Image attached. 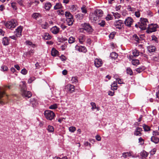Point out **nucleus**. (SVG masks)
<instances>
[{"label": "nucleus", "mask_w": 159, "mask_h": 159, "mask_svg": "<svg viewBox=\"0 0 159 159\" xmlns=\"http://www.w3.org/2000/svg\"><path fill=\"white\" fill-rule=\"evenodd\" d=\"M82 28H80V32L83 31L84 30L86 31L89 34H91L93 32L94 30L90 24L87 23H84L81 25Z\"/></svg>", "instance_id": "nucleus-1"}, {"label": "nucleus", "mask_w": 159, "mask_h": 159, "mask_svg": "<svg viewBox=\"0 0 159 159\" xmlns=\"http://www.w3.org/2000/svg\"><path fill=\"white\" fill-rule=\"evenodd\" d=\"M44 115L46 118L49 120H52L55 116L54 113L52 111L50 110H46L44 113Z\"/></svg>", "instance_id": "nucleus-2"}, {"label": "nucleus", "mask_w": 159, "mask_h": 159, "mask_svg": "<svg viewBox=\"0 0 159 159\" xmlns=\"http://www.w3.org/2000/svg\"><path fill=\"white\" fill-rule=\"evenodd\" d=\"M5 25L7 28L12 30L16 27L17 24L16 22V20H11L7 22L5 24Z\"/></svg>", "instance_id": "nucleus-3"}, {"label": "nucleus", "mask_w": 159, "mask_h": 159, "mask_svg": "<svg viewBox=\"0 0 159 159\" xmlns=\"http://www.w3.org/2000/svg\"><path fill=\"white\" fill-rule=\"evenodd\" d=\"M158 25L157 24H152L149 25L148 27V29L146 32L148 34L151 33L156 31L157 28H158Z\"/></svg>", "instance_id": "nucleus-4"}, {"label": "nucleus", "mask_w": 159, "mask_h": 159, "mask_svg": "<svg viewBox=\"0 0 159 159\" xmlns=\"http://www.w3.org/2000/svg\"><path fill=\"white\" fill-rule=\"evenodd\" d=\"M82 14H80V19H82L88 16L87 7L85 5H83L81 8Z\"/></svg>", "instance_id": "nucleus-5"}, {"label": "nucleus", "mask_w": 159, "mask_h": 159, "mask_svg": "<svg viewBox=\"0 0 159 159\" xmlns=\"http://www.w3.org/2000/svg\"><path fill=\"white\" fill-rule=\"evenodd\" d=\"M114 25L116 28L119 30H122L124 28V23L121 20H116L114 22Z\"/></svg>", "instance_id": "nucleus-6"}, {"label": "nucleus", "mask_w": 159, "mask_h": 159, "mask_svg": "<svg viewBox=\"0 0 159 159\" xmlns=\"http://www.w3.org/2000/svg\"><path fill=\"white\" fill-rule=\"evenodd\" d=\"M134 22L133 19L130 17H127L124 21L125 25L128 27H130Z\"/></svg>", "instance_id": "nucleus-7"}, {"label": "nucleus", "mask_w": 159, "mask_h": 159, "mask_svg": "<svg viewBox=\"0 0 159 159\" xmlns=\"http://www.w3.org/2000/svg\"><path fill=\"white\" fill-rule=\"evenodd\" d=\"M65 89L67 92L71 93L74 91L75 86L73 85L68 84L66 86Z\"/></svg>", "instance_id": "nucleus-8"}, {"label": "nucleus", "mask_w": 159, "mask_h": 159, "mask_svg": "<svg viewBox=\"0 0 159 159\" xmlns=\"http://www.w3.org/2000/svg\"><path fill=\"white\" fill-rule=\"evenodd\" d=\"M94 64L96 67L98 68L102 66V64L101 59L96 58L94 61Z\"/></svg>", "instance_id": "nucleus-9"}, {"label": "nucleus", "mask_w": 159, "mask_h": 159, "mask_svg": "<svg viewBox=\"0 0 159 159\" xmlns=\"http://www.w3.org/2000/svg\"><path fill=\"white\" fill-rule=\"evenodd\" d=\"M22 30V27L20 26H19L16 29V31L14 32V33L16 34V36L20 37L21 35Z\"/></svg>", "instance_id": "nucleus-10"}, {"label": "nucleus", "mask_w": 159, "mask_h": 159, "mask_svg": "<svg viewBox=\"0 0 159 159\" xmlns=\"http://www.w3.org/2000/svg\"><path fill=\"white\" fill-rule=\"evenodd\" d=\"M22 95L24 97L28 98H30L32 96L31 93L30 91H27L22 92Z\"/></svg>", "instance_id": "nucleus-11"}, {"label": "nucleus", "mask_w": 159, "mask_h": 159, "mask_svg": "<svg viewBox=\"0 0 159 159\" xmlns=\"http://www.w3.org/2000/svg\"><path fill=\"white\" fill-rule=\"evenodd\" d=\"M54 34H57L59 31V28L56 26H53L50 30Z\"/></svg>", "instance_id": "nucleus-12"}, {"label": "nucleus", "mask_w": 159, "mask_h": 159, "mask_svg": "<svg viewBox=\"0 0 159 159\" xmlns=\"http://www.w3.org/2000/svg\"><path fill=\"white\" fill-rule=\"evenodd\" d=\"M148 50L149 52L152 53L154 52L156 50L155 47L153 45H150L148 47Z\"/></svg>", "instance_id": "nucleus-13"}, {"label": "nucleus", "mask_w": 159, "mask_h": 159, "mask_svg": "<svg viewBox=\"0 0 159 159\" xmlns=\"http://www.w3.org/2000/svg\"><path fill=\"white\" fill-rule=\"evenodd\" d=\"M139 28L142 30H145L147 28V24H143L140 22H138Z\"/></svg>", "instance_id": "nucleus-14"}, {"label": "nucleus", "mask_w": 159, "mask_h": 159, "mask_svg": "<svg viewBox=\"0 0 159 159\" xmlns=\"http://www.w3.org/2000/svg\"><path fill=\"white\" fill-rule=\"evenodd\" d=\"M151 140L155 144H157L159 142V139L156 136H153L151 138Z\"/></svg>", "instance_id": "nucleus-15"}, {"label": "nucleus", "mask_w": 159, "mask_h": 159, "mask_svg": "<svg viewBox=\"0 0 159 159\" xmlns=\"http://www.w3.org/2000/svg\"><path fill=\"white\" fill-rule=\"evenodd\" d=\"M95 14L96 16H97L98 17H101L103 14V12L101 10H97L96 11H95Z\"/></svg>", "instance_id": "nucleus-16"}, {"label": "nucleus", "mask_w": 159, "mask_h": 159, "mask_svg": "<svg viewBox=\"0 0 159 159\" xmlns=\"http://www.w3.org/2000/svg\"><path fill=\"white\" fill-rule=\"evenodd\" d=\"M2 43L4 45H7L9 44V40L8 38L4 37L3 38Z\"/></svg>", "instance_id": "nucleus-17"}, {"label": "nucleus", "mask_w": 159, "mask_h": 159, "mask_svg": "<svg viewBox=\"0 0 159 159\" xmlns=\"http://www.w3.org/2000/svg\"><path fill=\"white\" fill-rule=\"evenodd\" d=\"M30 103L32 105L33 107H35L38 105V102L34 98H31L30 99Z\"/></svg>", "instance_id": "nucleus-18"}, {"label": "nucleus", "mask_w": 159, "mask_h": 159, "mask_svg": "<svg viewBox=\"0 0 159 159\" xmlns=\"http://www.w3.org/2000/svg\"><path fill=\"white\" fill-rule=\"evenodd\" d=\"M66 21L67 24L68 25H71L73 24L74 21L73 18L66 19Z\"/></svg>", "instance_id": "nucleus-19"}, {"label": "nucleus", "mask_w": 159, "mask_h": 159, "mask_svg": "<svg viewBox=\"0 0 159 159\" xmlns=\"http://www.w3.org/2000/svg\"><path fill=\"white\" fill-rule=\"evenodd\" d=\"M5 94V92L4 91L0 92V105H3L5 104L1 98L3 97V95Z\"/></svg>", "instance_id": "nucleus-20"}, {"label": "nucleus", "mask_w": 159, "mask_h": 159, "mask_svg": "<svg viewBox=\"0 0 159 159\" xmlns=\"http://www.w3.org/2000/svg\"><path fill=\"white\" fill-rule=\"evenodd\" d=\"M145 69V67L144 66H142L137 68L135 70L138 73H140Z\"/></svg>", "instance_id": "nucleus-21"}, {"label": "nucleus", "mask_w": 159, "mask_h": 159, "mask_svg": "<svg viewBox=\"0 0 159 159\" xmlns=\"http://www.w3.org/2000/svg\"><path fill=\"white\" fill-rule=\"evenodd\" d=\"M118 56V54L116 52H113L110 54V57L114 59H116Z\"/></svg>", "instance_id": "nucleus-22"}, {"label": "nucleus", "mask_w": 159, "mask_h": 159, "mask_svg": "<svg viewBox=\"0 0 159 159\" xmlns=\"http://www.w3.org/2000/svg\"><path fill=\"white\" fill-rule=\"evenodd\" d=\"M22 83H23V84L21 88V93L23 91H26L27 89L25 82H22Z\"/></svg>", "instance_id": "nucleus-23"}, {"label": "nucleus", "mask_w": 159, "mask_h": 159, "mask_svg": "<svg viewBox=\"0 0 159 159\" xmlns=\"http://www.w3.org/2000/svg\"><path fill=\"white\" fill-rule=\"evenodd\" d=\"M58 53V52L55 48H53L52 49L51 51V54L52 56H56L57 55Z\"/></svg>", "instance_id": "nucleus-24"}, {"label": "nucleus", "mask_w": 159, "mask_h": 159, "mask_svg": "<svg viewBox=\"0 0 159 159\" xmlns=\"http://www.w3.org/2000/svg\"><path fill=\"white\" fill-rule=\"evenodd\" d=\"M43 38L46 40H48L51 38V36L48 33H46L43 35Z\"/></svg>", "instance_id": "nucleus-25"}, {"label": "nucleus", "mask_w": 159, "mask_h": 159, "mask_svg": "<svg viewBox=\"0 0 159 159\" xmlns=\"http://www.w3.org/2000/svg\"><path fill=\"white\" fill-rule=\"evenodd\" d=\"M148 153L144 150L143 151L140 153L141 156L144 158L147 157L148 156Z\"/></svg>", "instance_id": "nucleus-26"}, {"label": "nucleus", "mask_w": 159, "mask_h": 159, "mask_svg": "<svg viewBox=\"0 0 159 159\" xmlns=\"http://www.w3.org/2000/svg\"><path fill=\"white\" fill-rule=\"evenodd\" d=\"M32 16L36 20L38 18L41 17V15L39 13H35L33 14Z\"/></svg>", "instance_id": "nucleus-27"}, {"label": "nucleus", "mask_w": 159, "mask_h": 159, "mask_svg": "<svg viewBox=\"0 0 159 159\" xmlns=\"http://www.w3.org/2000/svg\"><path fill=\"white\" fill-rule=\"evenodd\" d=\"M52 5L50 3L47 2L45 5V8L46 10H49L51 7Z\"/></svg>", "instance_id": "nucleus-28"}, {"label": "nucleus", "mask_w": 159, "mask_h": 159, "mask_svg": "<svg viewBox=\"0 0 159 159\" xmlns=\"http://www.w3.org/2000/svg\"><path fill=\"white\" fill-rule=\"evenodd\" d=\"M65 16L66 18H70L73 17V15L71 14L70 12L66 11L65 13Z\"/></svg>", "instance_id": "nucleus-29"}, {"label": "nucleus", "mask_w": 159, "mask_h": 159, "mask_svg": "<svg viewBox=\"0 0 159 159\" xmlns=\"http://www.w3.org/2000/svg\"><path fill=\"white\" fill-rule=\"evenodd\" d=\"M140 22L143 24H147V23H148V19L146 18H141L140 19Z\"/></svg>", "instance_id": "nucleus-30"}, {"label": "nucleus", "mask_w": 159, "mask_h": 159, "mask_svg": "<svg viewBox=\"0 0 159 159\" xmlns=\"http://www.w3.org/2000/svg\"><path fill=\"white\" fill-rule=\"evenodd\" d=\"M62 5L60 3H57L54 7V9L57 10L60 9L61 8Z\"/></svg>", "instance_id": "nucleus-31"}, {"label": "nucleus", "mask_w": 159, "mask_h": 159, "mask_svg": "<svg viewBox=\"0 0 159 159\" xmlns=\"http://www.w3.org/2000/svg\"><path fill=\"white\" fill-rule=\"evenodd\" d=\"M132 64L134 65H137L139 63V61L138 59H133L131 61Z\"/></svg>", "instance_id": "nucleus-32"}, {"label": "nucleus", "mask_w": 159, "mask_h": 159, "mask_svg": "<svg viewBox=\"0 0 159 159\" xmlns=\"http://www.w3.org/2000/svg\"><path fill=\"white\" fill-rule=\"evenodd\" d=\"M47 129L48 130V132L50 133L53 132L54 131V129L53 127L52 126L50 125H49L48 126Z\"/></svg>", "instance_id": "nucleus-33"}, {"label": "nucleus", "mask_w": 159, "mask_h": 159, "mask_svg": "<svg viewBox=\"0 0 159 159\" xmlns=\"http://www.w3.org/2000/svg\"><path fill=\"white\" fill-rule=\"evenodd\" d=\"M143 127L144 129V131H149L150 129V127L145 124L143 125Z\"/></svg>", "instance_id": "nucleus-34"}, {"label": "nucleus", "mask_w": 159, "mask_h": 159, "mask_svg": "<svg viewBox=\"0 0 159 159\" xmlns=\"http://www.w3.org/2000/svg\"><path fill=\"white\" fill-rule=\"evenodd\" d=\"M134 39L136 41L137 43H140V39L137 34H135L133 35V36Z\"/></svg>", "instance_id": "nucleus-35"}, {"label": "nucleus", "mask_w": 159, "mask_h": 159, "mask_svg": "<svg viewBox=\"0 0 159 159\" xmlns=\"http://www.w3.org/2000/svg\"><path fill=\"white\" fill-rule=\"evenodd\" d=\"M98 24L100 26H101L102 27H104L105 25V22L104 20H99L98 21Z\"/></svg>", "instance_id": "nucleus-36"}, {"label": "nucleus", "mask_w": 159, "mask_h": 159, "mask_svg": "<svg viewBox=\"0 0 159 159\" xmlns=\"http://www.w3.org/2000/svg\"><path fill=\"white\" fill-rule=\"evenodd\" d=\"M127 74H129L130 75H133V72L132 69L130 67H128L126 69Z\"/></svg>", "instance_id": "nucleus-37"}, {"label": "nucleus", "mask_w": 159, "mask_h": 159, "mask_svg": "<svg viewBox=\"0 0 159 159\" xmlns=\"http://www.w3.org/2000/svg\"><path fill=\"white\" fill-rule=\"evenodd\" d=\"M75 38L72 36L70 37L68 40L69 43H72L75 42Z\"/></svg>", "instance_id": "nucleus-38"}, {"label": "nucleus", "mask_w": 159, "mask_h": 159, "mask_svg": "<svg viewBox=\"0 0 159 159\" xmlns=\"http://www.w3.org/2000/svg\"><path fill=\"white\" fill-rule=\"evenodd\" d=\"M112 13L113 14V16L115 17V19L119 18L120 17V15L118 12L114 13L112 12Z\"/></svg>", "instance_id": "nucleus-39"}, {"label": "nucleus", "mask_w": 159, "mask_h": 159, "mask_svg": "<svg viewBox=\"0 0 159 159\" xmlns=\"http://www.w3.org/2000/svg\"><path fill=\"white\" fill-rule=\"evenodd\" d=\"M58 107L57 104H54L53 105H50L49 108L51 109H55L57 108Z\"/></svg>", "instance_id": "nucleus-40"}, {"label": "nucleus", "mask_w": 159, "mask_h": 159, "mask_svg": "<svg viewBox=\"0 0 159 159\" xmlns=\"http://www.w3.org/2000/svg\"><path fill=\"white\" fill-rule=\"evenodd\" d=\"M85 53L87 51V50L86 47L84 46H80V52Z\"/></svg>", "instance_id": "nucleus-41"}, {"label": "nucleus", "mask_w": 159, "mask_h": 159, "mask_svg": "<svg viewBox=\"0 0 159 159\" xmlns=\"http://www.w3.org/2000/svg\"><path fill=\"white\" fill-rule=\"evenodd\" d=\"M139 52L138 50L134 49L133 52V54L134 56L137 57L139 55Z\"/></svg>", "instance_id": "nucleus-42"}, {"label": "nucleus", "mask_w": 159, "mask_h": 159, "mask_svg": "<svg viewBox=\"0 0 159 159\" xmlns=\"http://www.w3.org/2000/svg\"><path fill=\"white\" fill-rule=\"evenodd\" d=\"M48 23L47 22H45L44 23L42 24L41 26L43 29H46L48 26Z\"/></svg>", "instance_id": "nucleus-43"}, {"label": "nucleus", "mask_w": 159, "mask_h": 159, "mask_svg": "<svg viewBox=\"0 0 159 159\" xmlns=\"http://www.w3.org/2000/svg\"><path fill=\"white\" fill-rule=\"evenodd\" d=\"M34 52V50H31L28 52H26L25 54L26 56H28V57H29L31 55L32 53H33Z\"/></svg>", "instance_id": "nucleus-44"}, {"label": "nucleus", "mask_w": 159, "mask_h": 159, "mask_svg": "<svg viewBox=\"0 0 159 159\" xmlns=\"http://www.w3.org/2000/svg\"><path fill=\"white\" fill-rule=\"evenodd\" d=\"M81 39L82 41L80 40V43H82L84 41L85 39V36L83 34L80 35V40Z\"/></svg>", "instance_id": "nucleus-45"}, {"label": "nucleus", "mask_w": 159, "mask_h": 159, "mask_svg": "<svg viewBox=\"0 0 159 159\" xmlns=\"http://www.w3.org/2000/svg\"><path fill=\"white\" fill-rule=\"evenodd\" d=\"M106 19L107 20H112L113 19V17L111 15L108 14L106 16Z\"/></svg>", "instance_id": "nucleus-46"}, {"label": "nucleus", "mask_w": 159, "mask_h": 159, "mask_svg": "<svg viewBox=\"0 0 159 159\" xmlns=\"http://www.w3.org/2000/svg\"><path fill=\"white\" fill-rule=\"evenodd\" d=\"M122 156L124 158H126L128 156H130V153L128 152H124L123 153Z\"/></svg>", "instance_id": "nucleus-47"}, {"label": "nucleus", "mask_w": 159, "mask_h": 159, "mask_svg": "<svg viewBox=\"0 0 159 159\" xmlns=\"http://www.w3.org/2000/svg\"><path fill=\"white\" fill-rule=\"evenodd\" d=\"M134 135L136 136H141L142 135V133L138 130H137L136 129L134 132Z\"/></svg>", "instance_id": "nucleus-48"}, {"label": "nucleus", "mask_w": 159, "mask_h": 159, "mask_svg": "<svg viewBox=\"0 0 159 159\" xmlns=\"http://www.w3.org/2000/svg\"><path fill=\"white\" fill-rule=\"evenodd\" d=\"M90 104L92 106L91 109L92 110H93L94 109L96 108V104L94 102H91Z\"/></svg>", "instance_id": "nucleus-49"}, {"label": "nucleus", "mask_w": 159, "mask_h": 159, "mask_svg": "<svg viewBox=\"0 0 159 159\" xmlns=\"http://www.w3.org/2000/svg\"><path fill=\"white\" fill-rule=\"evenodd\" d=\"M35 78L34 77H31L28 80V82L29 83H31L33 81L35 80Z\"/></svg>", "instance_id": "nucleus-50"}, {"label": "nucleus", "mask_w": 159, "mask_h": 159, "mask_svg": "<svg viewBox=\"0 0 159 159\" xmlns=\"http://www.w3.org/2000/svg\"><path fill=\"white\" fill-rule=\"evenodd\" d=\"M71 81L73 83H76L78 82L77 77H72L71 79Z\"/></svg>", "instance_id": "nucleus-51"}, {"label": "nucleus", "mask_w": 159, "mask_h": 159, "mask_svg": "<svg viewBox=\"0 0 159 159\" xmlns=\"http://www.w3.org/2000/svg\"><path fill=\"white\" fill-rule=\"evenodd\" d=\"M11 7L12 8L16 10L17 9V7L16 6V3L15 2H12L11 3Z\"/></svg>", "instance_id": "nucleus-52"}, {"label": "nucleus", "mask_w": 159, "mask_h": 159, "mask_svg": "<svg viewBox=\"0 0 159 159\" xmlns=\"http://www.w3.org/2000/svg\"><path fill=\"white\" fill-rule=\"evenodd\" d=\"M21 73L22 74L25 75L27 73V70H26L24 68L21 70Z\"/></svg>", "instance_id": "nucleus-53"}, {"label": "nucleus", "mask_w": 159, "mask_h": 159, "mask_svg": "<svg viewBox=\"0 0 159 159\" xmlns=\"http://www.w3.org/2000/svg\"><path fill=\"white\" fill-rule=\"evenodd\" d=\"M69 131L71 132H73L75 130V127L71 126L69 128Z\"/></svg>", "instance_id": "nucleus-54"}, {"label": "nucleus", "mask_w": 159, "mask_h": 159, "mask_svg": "<svg viewBox=\"0 0 159 159\" xmlns=\"http://www.w3.org/2000/svg\"><path fill=\"white\" fill-rule=\"evenodd\" d=\"M156 150H157V149L156 148H153L152 150H151L150 151V154L151 155H153L155 154L156 151Z\"/></svg>", "instance_id": "nucleus-55"}, {"label": "nucleus", "mask_w": 159, "mask_h": 159, "mask_svg": "<svg viewBox=\"0 0 159 159\" xmlns=\"http://www.w3.org/2000/svg\"><path fill=\"white\" fill-rule=\"evenodd\" d=\"M156 35H152V40H154L155 42L157 41V38L156 37Z\"/></svg>", "instance_id": "nucleus-56"}, {"label": "nucleus", "mask_w": 159, "mask_h": 159, "mask_svg": "<svg viewBox=\"0 0 159 159\" xmlns=\"http://www.w3.org/2000/svg\"><path fill=\"white\" fill-rule=\"evenodd\" d=\"M153 135L156 136L159 135V133L157 131H153L152 133Z\"/></svg>", "instance_id": "nucleus-57"}, {"label": "nucleus", "mask_w": 159, "mask_h": 159, "mask_svg": "<svg viewBox=\"0 0 159 159\" xmlns=\"http://www.w3.org/2000/svg\"><path fill=\"white\" fill-rule=\"evenodd\" d=\"M139 143H141V144H143L144 143V140L142 138V137H140L139 139Z\"/></svg>", "instance_id": "nucleus-58"}, {"label": "nucleus", "mask_w": 159, "mask_h": 159, "mask_svg": "<svg viewBox=\"0 0 159 159\" xmlns=\"http://www.w3.org/2000/svg\"><path fill=\"white\" fill-rule=\"evenodd\" d=\"M16 1L20 5L22 6L23 5V2L22 0H16Z\"/></svg>", "instance_id": "nucleus-59"}, {"label": "nucleus", "mask_w": 159, "mask_h": 159, "mask_svg": "<svg viewBox=\"0 0 159 159\" xmlns=\"http://www.w3.org/2000/svg\"><path fill=\"white\" fill-rule=\"evenodd\" d=\"M135 15L137 17H139L140 16V13L139 11H136L135 12Z\"/></svg>", "instance_id": "nucleus-60"}, {"label": "nucleus", "mask_w": 159, "mask_h": 159, "mask_svg": "<svg viewBox=\"0 0 159 159\" xmlns=\"http://www.w3.org/2000/svg\"><path fill=\"white\" fill-rule=\"evenodd\" d=\"M70 8L73 11H75L76 9V6L74 5H72L71 6Z\"/></svg>", "instance_id": "nucleus-61"}, {"label": "nucleus", "mask_w": 159, "mask_h": 159, "mask_svg": "<svg viewBox=\"0 0 159 159\" xmlns=\"http://www.w3.org/2000/svg\"><path fill=\"white\" fill-rule=\"evenodd\" d=\"M96 139L98 141H100L101 140V137L100 136L97 135L95 136Z\"/></svg>", "instance_id": "nucleus-62"}, {"label": "nucleus", "mask_w": 159, "mask_h": 159, "mask_svg": "<svg viewBox=\"0 0 159 159\" xmlns=\"http://www.w3.org/2000/svg\"><path fill=\"white\" fill-rule=\"evenodd\" d=\"M67 39L65 37H61L60 39V41H67Z\"/></svg>", "instance_id": "nucleus-63"}, {"label": "nucleus", "mask_w": 159, "mask_h": 159, "mask_svg": "<svg viewBox=\"0 0 159 159\" xmlns=\"http://www.w3.org/2000/svg\"><path fill=\"white\" fill-rule=\"evenodd\" d=\"M1 68L3 71H7L8 69V68L6 66H2L1 67Z\"/></svg>", "instance_id": "nucleus-64"}]
</instances>
